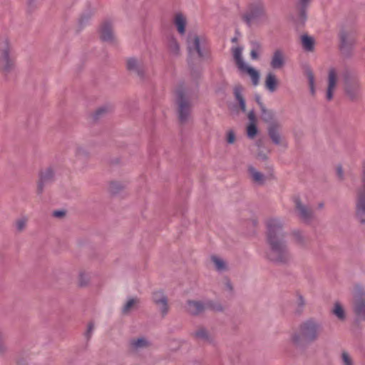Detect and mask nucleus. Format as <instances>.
I'll return each instance as SVG.
<instances>
[{"label":"nucleus","mask_w":365,"mask_h":365,"mask_svg":"<svg viewBox=\"0 0 365 365\" xmlns=\"http://www.w3.org/2000/svg\"><path fill=\"white\" fill-rule=\"evenodd\" d=\"M240 70L243 73H247L250 76L252 83L255 86L258 84L259 75L257 71L248 66L247 64H245L243 68H240Z\"/></svg>","instance_id":"6ab92c4d"},{"label":"nucleus","mask_w":365,"mask_h":365,"mask_svg":"<svg viewBox=\"0 0 365 365\" xmlns=\"http://www.w3.org/2000/svg\"><path fill=\"white\" fill-rule=\"evenodd\" d=\"M322 331V327L314 319L302 322L291 336V341L295 345L313 342L317 340Z\"/></svg>","instance_id":"f03ea898"},{"label":"nucleus","mask_w":365,"mask_h":365,"mask_svg":"<svg viewBox=\"0 0 365 365\" xmlns=\"http://www.w3.org/2000/svg\"><path fill=\"white\" fill-rule=\"evenodd\" d=\"M341 358L343 365H354L352 358L346 351L341 353Z\"/></svg>","instance_id":"f704fd0d"},{"label":"nucleus","mask_w":365,"mask_h":365,"mask_svg":"<svg viewBox=\"0 0 365 365\" xmlns=\"http://www.w3.org/2000/svg\"><path fill=\"white\" fill-rule=\"evenodd\" d=\"M27 222L28 219L24 217L17 219L15 222L16 230L20 232L24 230L26 226Z\"/></svg>","instance_id":"c756f323"},{"label":"nucleus","mask_w":365,"mask_h":365,"mask_svg":"<svg viewBox=\"0 0 365 365\" xmlns=\"http://www.w3.org/2000/svg\"><path fill=\"white\" fill-rule=\"evenodd\" d=\"M337 73L334 68H331L328 74V86L326 93V98L330 101L333 98L334 92L336 87Z\"/></svg>","instance_id":"9d476101"},{"label":"nucleus","mask_w":365,"mask_h":365,"mask_svg":"<svg viewBox=\"0 0 365 365\" xmlns=\"http://www.w3.org/2000/svg\"><path fill=\"white\" fill-rule=\"evenodd\" d=\"M262 119L269 125H270L272 123H277L274 119V113L270 110H266L263 109L262 112Z\"/></svg>","instance_id":"cd10ccee"},{"label":"nucleus","mask_w":365,"mask_h":365,"mask_svg":"<svg viewBox=\"0 0 365 365\" xmlns=\"http://www.w3.org/2000/svg\"><path fill=\"white\" fill-rule=\"evenodd\" d=\"M108 108L107 107H102L98 108L96 112V118H98L100 115H101L102 113L107 112Z\"/></svg>","instance_id":"79ce46f5"},{"label":"nucleus","mask_w":365,"mask_h":365,"mask_svg":"<svg viewBox=\"0 0 365 365\" xmlns=\"http://www.w3.org/2000/svg\"><path fill=\"white\" fill-rule=\"evenodd\" d=\"M265 16V9L262 4L257 3L252 6L250 14L247 16V21L250 23L253 19Z\"/></svg>","instance_id":"2eb2a0df"},{"label":"nucleus","mask_w":365,"mask_h":365,"mask_svg":"<svg viewBox=\"0 0 365 365\" xmlns=\"http://www.w3.org/2000/svg\"><path fill=\"white\" fill-rule=\"evenodd\" d=\"M132 345L135 348H143L148 345V341L144 338H139L132 341Z\"/></svg>","instance_id":"473e14b6"},{"label":"nucleus","mask_w":365,"mask_h":365,"mask_svg":"<svg viewBox=\"0 0 365 365\" xmlns=\"http://www.w3.org/2000/svg\"><path fill=\"white\" fill-rule=\"evenodd\" d=\"M280 125L279 123H272L268 126V133L274 143L282 144V139L279 133Z\"/></svg>","instance_id":"9b49d317"},{"label":"nucleus","mask_w":365,"mask_h":365,"mask_svg":"<svg viewBox=\"0 0 365 365\" xmlns=\"http://www.w3.org/2000/svg\"><path fill=\"white\" fill-rule=\"evenodd\" d=\"M100 36L103 41H113L114 36L110 22H103L100 27Z\"/></svg>","instance_id":"f8f14e48"},{"label":"nucleus","mask_w":365,"mask_h":365,"mask_svg":"<svg viewBox=\"0 0 365 365\" xmlns=\"http://www.w3.org/2000/svg\"><path fill=\"white\" fill-rule=\"evenodd\" d=\"M294 202L299 217L304 221L310 220L312 217V210L306 205H302L298 199H296Z\"/></svg>","instance_id":"ddd939ff"},{"label":"nucleus","mask_w":365,"mask_h":365,"mask_svg":"<svg viewBox=\"0 0 365 365\" xmlns=\"http://www.w3.org/2000/svg\"><path fill=\"white\" fill-rule=\"evenodd\" d=\"M207 43L206 38L195 34H189L187 40V50L190 57L202 58Z\"/></svg>","instance_id":"20e7f679"},{"label":"nucleus","mask_w":365,"mask_h":365,"mask_svg":"<svg viewBox=\"0 0 365 365\" xmlns=\"http://www.w3.org/2000/svg\"><path fill=\"white\" fill-rule=\"evenodd\" d=\"M310 1L311 0H299V6L301 7L300 19L302 21H304L306 19V15L304 9Z\"/></svg>","instance_id":"c9c22d12"},{"label":"nucleus","mask_w":365,"mask_h":365,"mask_svg":"<svg viewBox=\"0 0 365 365\" xmlns=\"http://www.w3.org/2000/svg\"><path fill=\"white\" fill-rule=\"evenodd\" d=\"M187 309L191 314H198L206 309L220 311L222 310V307L217 303L210 301L205 303L199 301H188Z\"/></svg>","instance_id":"0eeeda50"},{"label":"nucleus","mask_w":365,"mask_h":365,"mask_svg":"<svg viewBox=\"0 0 365 365\" xmlns=\"http://www.w3.org/2000/svg\"><path fill=\"white\" fill-rule=\"evenodd\" d=\"M270 64L275 69L280 68L284 66V54L282 50L278 49L274 52Z\"/></svg>","instance_id":"dca6fc26"},{"label":"nucleus","mask_w":365,"mask_h":365,"mask_svg":"<svg viewBox=\"0 0 365 365\" xmlns=\"http://www.w3.org/2000/svg\"><path fill=\"white\" fill-rule=\"evenodd\" d=\"M354 304L356 314L365 318V292L363 287L356 286L354 291Z\"/></svg>","instance_id":"6e6552de"},{"label":"nucleus","mask_w":365,"mask_h":365,"mask_svg":"<svg viewBox=\"0 0 365 365\" xmlns=\"http://www.w3.org/2000/svg\"><path fill=\"white\" fill-rule=\"evenodd\" d=\"M127 68L138 76H142L143 73V65L135 58L128 59Z\"/></svg>","instance_id":"a211bd4d"},{"label":"nucleus","mask_w":365,"mask_h":365,"mask_svg":"<svg viewBox=\"0 0 365 365\" xmlns=\"http://www.w3.org/2000/svg\"><path fill=\"white\" fill-rule=\"evenodd\" d=\"M277 84L278 81L276 76L272 73H268L265 80L266 88L270 92H273L276 90Z\"/></svg>","instance_id":"412c9836"},{"label":"nucleus","mask_w":365,"mask_h":365,"mask_svg":"<svg viewBox=\"0 0 365 365\" xmlns=\"http://www.w3.org/2000/svg\"><path fill=\"white\" fill-rule=\"evenodd\" d=\"M297 303L298 307H299V309L303 307V306L304 304V299H303L302 296L299 295L297 297Z\"/></svg>","instance_id":"37998d69"},{"label":"nucleus","mask_w":365,"mask_h":365,"mask_svg":"<svg viewBox=\"0 0 365 365\" xmlns=\"http://www.w3.org/2000/svg\"><path fill=\"white\" fill-rule=\"evenodd\" d=\"M173 23L180 34H184L185 32V26L187 25V19L184 15L180 13L176 14L174 16Z\"/></svg>","instance_id":"f3484780"},{"label":"nucleus","mask_w":365,"mask_h":365,"mask_svg":"<svg viewBox=\"0 0 365 365\" xmlns=\"http://www.w3.org/2000/svg\"><path fill=\"white\" fill-rule=\"evenodd\" d=\"M332 313L340 320L345 319L344 308L339 302H335L332 309Z\"/></svg>","instance_id":"a878e982"},{"label":"nucleus","mask_w":365,"mask_h":365,"mask_svg":"<svg viewBox=\"0 0 365 365\" xmlns=\"http://www.w3.org/2000/svg\"><path fill=\"white\" fill-rule=\"evenodd\" d=\"M293 237L297 243H302L303 237L299 231H294L293 232Z\"/></svg>","instance_id":"ea45409f"},{"label":"nucleus","mask_w":365,"mask_h":365,"mask_svg":"<svg viewBox=\"0 0 365 365\" xmlns=\"http://www.w3.org/2000/svg\"><path fill=\"white\" fill-rule=\"evenodd\" d=\"M356 217L361 224H365V163L362 170V186L357 192Z\"/></svg>","instance_id":"423d86ee"},{"label":"nucleus","mask_w":365,"mask_h":365,"mask_svg":"<svg viewBox=\"0 0 365 365\" xmlns=\"http://www.w3.org/2000/svg\"><path fill=\"white\" fill-rule=\"evenodd\" d=\"M153 302L159 307L162 313L166 314L168 309L167 299L162 292L158 291L153 294Z\"/></svg>","instance_id":"4468645a"},{"label":"nucleus","mask_w":365,"mask_h":365,"mask_svg":"<svg viewBox=\"0 0 365 365\" xmlns=\"http://www.w3.org/2000/svg\"><path fill=\"white\" fill-rule=\"evenodd\" d=\"M248 171L255 182L260 185L264 182L265 177L261 173L258 172L255 168L250 166Z\"/></svg>","instance_id":"4be33fe9"},{"label":"nucleus","mask_w":365,"mask_h":365,"mask_svg":"<svg viewBox=\"0 0 365 365\" xmlns=\"http://www.w3.org/2000/svg\"><path fill=\"white\" fill-rule=\"evenodd\" d=\"M225 286H226V288L228 290H231L232 289V287H231V284H230V282L227 281L226 284H225Z\"/></svg>","instance_id":"09e8293b"},{"label":"nucleus","mask_w":365,"mask_h":365,"mask_svg":"<svg viewBox=\"0 0 365 365\" xmlns=\"http://www.w3.org/2000/svg\"><path fill=\"white\" fill-rule=\"evenodd\" d=\"M336 174L340 179L343 178V170H342L341 167H340V166L337 167Z\"/></svg>","instance_id":"49530a36"},{"label":"nucleus","mask_w":365,"mask_h":365,"mask_svg":"<svg viewBox=\"0 0 365 365\" xmlns=\"http://www.w3.org/2000/svg\"><path fill=\"white\" fill-rule=\"evenodd\" d=\"M260 45L258 43H256L255 45V47L252 49L250 52V56L252 59H257L258 58V53L260 51Z\"/></svg>","instance_id":"58836bf2"},{"label":"nucleus","mask_w":365,"mask_h":365,"mask_svg":"<svg viewBox=\"0 0 365 365\" xmlns=\"http://www.w3.org/2000/svg\"><path fill=\"white\" fill-rule=\"evenodd\" d=\"M232 52L238 68L240 69V68H243L246 63L244 62L242 58V48L241 47L237 46L232 48Z\"/></svg>","instance_id":"aec40b11"},{"label":"nucleus","mask_w":365,"mask_h":365,"mask_svg":"<svg viewBox=\"0 0 365 365\" xmlns=\"http://www.w3.org/2000/svg\"><path fill=\"white\" fill-rule=\"evenodd\" d=\"M64 215H65V212L63 210H58V211L53 212V216H55L56 217H61L64 216Z\"/></svg>","instance_id":"a18cd8bd"},{"label":"nucleus","mask_w":365,"mask_h":365,"mask_svg":"<svg viewBox=\"0 0 365 365\" xmlns=\"http://www.w3.org/2000/svg\"><path fill=\"white\" fill-rule=\"evenodd\" d=\"M307 77L308 78L310 91L312 94H314V93H315L314 76L313 73L310 71H308L307 72Z\"/></svg>","instance_id":"72a5a7b5"},{"label":"nucleus","mask_w":365,"mask_h":365,"mask_svg":"<svg viewBox=\"0 0 365 365\" xmlns=\"http://www.w3.org/2000/svg\"><path fill=\"white\" fill-rule=\"evenodd\" d=\"M176 101L178 105L179 118L181 122L187 120L190 111V102L187 91L181 88L175 91Z\"/></svg>","instance_id":"39448f33"},{"label":"nucleus","mask_w":365,"mask_h":365,"mask_svg":"<svg viewBox=\"0 0 365 365\" xmlns=\"http://www.w3.org/2000/svg\"><path fill=\"white\" fill-rule=\"evenodd\" d=\"M211 261L217 271H222L226 269L225 262L219 257L212 256Z\"/></svg>","instance_id":"bb28decb"},{"label":"nucleus","mask_w":365,"mask_h":365,"mask_svg":"<svg viewBox=\"0 0 365 365\" xmlns=\"http://www.w3.org/2000/svg\"><path fill=\"white\" fill-rule=\"evenodd\" d=\"M243 91V88L241 86H236L234 88V94L236 98V99L240 103V106L242 111H245L246 110V106H245V101L242 96V93Z\"/></svg>","instance_id":"b1692460"},{"label":"nucleus","mask_w":365,"mask_h":365,"mask_svg":"<svg viewBox=\"0 0 365 365\" xmlns=\"http://www.w3.org/2000/svg\"><path fill=\"white\" fill-rule=\"evenodd\" d=\"M262 159H265V158H266V157L263 155V156H262Z\"/></svg>","instance_id":"8fccbe9b"},{"label":"nucleus","mask_w":365,"mask_h":365,"mask_svg":"<svg viewBox=\"0 0 365 365\" xmlns=\"http://www.w3.org/2000/svg\"><path fill=\"white\" fill-rule=\"evenodd\" d=\"M94 329V325L93 323H89L88 326V330H87V332H86V335L88 337L90 336V335L91 334L93 330Z\"/></svg>","instance_id":"c03bdc74"},{"label":"nucleus","mask_w":365,"mask_h":365,"mask_svg":"<svg viewBox=\"0 0 365 365\" xmlns=\"http://www.w3.org/2000/svg\"><path fill=\"white\" fill-rule=\"evenodd\" d=\"M302 45L304 50L307 51H312L314 47V41L313 38L307 36L303 35L301 37Z\"/></svg>","instance_id":"5701e85b"},{"label":"nucleus","mask_w":365,"mask_h":365,"mask_svg":"<svg viewBox=\"0 0 365 365\" xmlns=\"http://www.w3.org/2000/svg\"><path fill=\"white\" fill-rule=\"evenodd\" d=\"M236 137L233 130H230L226 134V140L229 144H233L235 142Z\"/></svg>","instance_id":"4c0bfd02"},{"label":"nucleus","mask_w":365,"mask_h":365,"mask_svg":"<svg viewBox=\"0 0 365 365\" xmlns=\"http://www.w3.org/2000/svg\"><path fill=\"white\" fill-rule=\"evenodd\" d=\"M88 280V278L85 274H80L79 284L81 286L85 285L87 283Z\"/></svg>","instance_id":"a19ab883"},{"label":"nucleus","mask_w":365,"mask_h":365,"mask_svg":"<svg viewBox=\"0 0 365 365\" xmlns=\"http://www.w3.org/2000/svg\"><path fill=\"white\" fill-rule=\"evenodd\" d=\"M168 47L170 53L172 55H178L179 53L180 46L177 40L175 38L170 37L168 38Z\"/></svg>","instance_id":"393cba45"},{"label":"nucleus","mask_w":365,"mask_h":365,"mask_svg":"<svg viewBox=\"0 0 365 365\" xmlns=\"http://www.w3.org/2000/svg\"><path fill=\"white\" fill-rule=\"evenodd\" d=\"M248 117H249V119L252 121V123H254L255 115H254V113L252 112L249 113Z\"/></svg>","instance_id":"de8ad7c7"},{"label":"nucleus","mask_w":365,"mask_h":365,"mask_svg":"<svg viewBox=\"0 0 365 365\" xmlns=\"http://www.w3.org/2000/svg\"><path fill=\"white\" fill-rule=\"evenodd\" d=\"M53 175L54 173L53 169L51 168H48L41 173V180H48L53 178Z\"/></svg>","instance_id":"c85d7f7f"},{"label":"nucleus","mask_w":365,"mask_h":365,"mask_svg":"<svg viewBox=\"0 0 365 365\" xmlns=\"http://www.w3.org/2000/svg\"><path fill=\"white\" fill-rule=\"evenodd\" d=\"M138 302L137 299H130L123 308V313L129 312Z\"/></svg>","instance_id":"7c9ffc66"},{"label":"nucleus","mask_w":365,"mask_h":365,"mask_svg":"<svg viewBox=\"0 0 365 365\" xmlns=\"http://www.w3.org/2000/svg\"><path fill=\"white\" fill-rule=\"evenodd\" d=\"M15 67V58L11 53L10 44L6 38L0 39V70L8 73Z\"/></svg>","instance_id":"7ed1b4c3"},{"label":"nucleus","mask_w":365,"mask_h":365,"mask_svg":"<svg viewBox=\"0 0 365 365\" xmlns=\"http://www.w3.org/2000/svg\"><path fill=\"white\" fill-rule=\"evenodd\" d=\"M247 136L250 138H254L257 133V128L255 123H251L247 128Z\"/></svg>","instance_id":"2f4dec72"},{"label":"nucleus","mask_w":365,"mask_h":365,"mask_svg":"<svg viewBox=\"0 0 365 365\" xmlns=\"http://www.w3.org/2000/svg\"><path fill=\"white\" fill-rule=\"evenodd\" d=\"M115 185V183H112V187Z\"/></svg>","instance_id":"3c124183"},{"label":"nucleus","mask_w":365,"mask_h":365,"mask_svg":"<svg viewBox=\"0 0 365 365\" xmlns=\"http://www.w3.org/2000/svg\"><path fill=\"white\" fill-rule=\"evenodd\" d=\"M195 336L200 339H208V332L204 329L200 328L195 332Z\"/></svg>","instance_id":"e433bc0d"},{"label":"nucleus","mask_w":365,"mask_h":365,"mask_svg":"<svg viewBox=\"0 0 365 365\" xmlns=\"http://www.w3.org/2000/svg\"><path fill=\"white\" fill-rule=\"evenodd\" d=\"M344 89L350 98H355L360 91V83L357 77L347 75L344 79Z\"/></svg>","instance_id":"1a4fd4ad"},{"label":"nucleus","mask_w":365,"mask_h":365,"mask_svg":"<svg viewBox=\"0 0 365 365\" xmlns=\"http://www.w3.org/2000/svg\"><path fill=\"white\" fill-rule=\"evenodd\" d=\"M267 241L269 250L267 257L272 262L285 263L290 259L287 245L283 240L282 225L279 220L270 218L267 220Z\"/></svg>","instance_id":"f257e3e1"}]
</instances>
